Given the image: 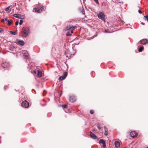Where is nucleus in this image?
Segmentation results:
<instances>
[{
	"label": "nucleus",
	"instance_id": "nucleus-33",
	"mask_svg": "<svg viewBox=\"0 0 148 148\" xmlns=\"http://www.w3.org/2000/svg\"><path fill=\"white\" fill-rule=\"evenodd\" d=\"M108 134V132H105L104 133V135L105 136H107Z\"/></svg>",
	"mask_w": 148,
	"mask_h": 148
},
{
	"label": "nucleus",
	"instance_id": "nucleus-5",
	"mask_svg": "<svg viewBox=\"0 0 148 148\" xmlns=\"http://www.w3.org/2000/svg\"><path fill=\"white\" fill-rule=\"evenodd\" d=\"M22 53L23 56L25 58L28 59L29 58L28 52L27 51H23Z\"/></svg>",
	"mask_w": 148,
	"mask_h": 148
},
{
	"label": "nucleus",
	"instance_id": "nucleus-25",
	"mask_svg": "<svg viewBox=\"0 0 148 148\" xmlns=\"http://www.w3.org/2000/svg\"><path fill=\"white\" fill-rule=\"evenodd\" d=\"M104 130H105V132H108V129L106 127H104Z\"/></svg>",
	"mask_w": 148,
	"mask_h": 148
},
{
	"label": "nucleus",
	"instance_id": "nucleus-23",
	"mask_svg": "<svg viewBox=\"0 0 148 148\" xmlns=\"http://www.w3.org/2000/svg\"><path fill=\"white\" fill-rule=\"evenodd\" d=\"M67 75V72H65L64 73L63 77H64L65 78L66 77Z\"/></svg>",
	"mask_w": 148,
	"mask_h": 148
},
{
	"label": "nucleus",
	"instance_id": "nucleus-31",
	"mask_svg": "<svg viewBox=\"0 0 148 148\" xmlns=\"http://www.w3.org/2000/svg\"><path fill=\"white\" fill-rule=\"evenodd\" d=\"M3 29L2 28H0V33H2L3 32Z\"/></svg>",
	"mask_w": 148,
	"mask_h": 148
},
{
	"label": "nucleus",
	"instance_id": "nucleus-9",
	"mask_svg": "<svg viewBox=\"0 0 148 148\" xmlns=\"http://www.w3.org/2000/svg\"><path fill=\"white\" fill-rule=\"evenodd\" d=\"M140 42L141 44L144 45H145L146 43H148L147 40L146 39H144L141 40L140 41Z\"/></svg>",
	"mask_w": 148,
	"mask_h": 148
},
{
	"label": "nucleus",
	"instance_id": "nucleus-24",
	"mask_svg": "<svg viewBox=\"0 0 148 148\" xmlns=\"http://www.w3.org/2000/svg\"><path fill=\"white\" fill-rule=\"evenodd\" d=\"M144 19H146L148 21V15L145 16H144Z\"/></svg>",
	"mask_w": 148,
	"mask_h": 148
},
{
	"label": "nucleus",
	"instance_id": "nucleus-28",
	"mask_svg": "<svg viewBox=\"0 0 148 148\" xmlns=\"http://www.w3.org/2000/svg\"><path fill=\"white\" fill-rule=\"evenodd\" d=\"M90 112L91 114H93L94 113V112L93 110H90Z\"/></svg>",
	"mask_w": 148,
	"mask_h": 148
},
{
	"label": "nucleus",
	"instance_id": "nucleus-29",
	"mask_svg": "<svg viewBox=\"0 0 148 148\" xmlns=\"http://www.w3.org/2000/svg\"><path fill=\"white\" fill-rule=\"evenodd\" d=\"M31 73L34 74H36V70H34L33 72L31 71Z\"/></svg>",
	"mask_w": 148,
	"mask_h": 148
},
{
	"label": "nucleus",
	"instance_id": "nucleus-39",
	"mask_svg": "<svg viewBox=\"0 0 148 148\" xmlns=\"http://www.w3.org/2000/svg\"><path fill=\"white\" fill-rule=\"evenodd\" d=\"M141 24L143 25H145V23H143V22H142L141 23Z\"/></svg>",
	"mask_w": 148,
	"mask_h": 148
},
{
	"label": "nucleus",
	"instance_id": "nucleus-15",
	"mask_svg": "<svg viewBox=\"0 0 148 148\" xmlns=\"http://www.w3.org/2000/svg\"><path fill=\"white\" fill-rule=\"evenodd\" d=\"M42 75V73L41 71L38 70L37 73V76L39 77H41Z\"/></svg>",
	"mask_w": 148,
	"mask_h": 148
},
{
	"label": "nucleus",
	"instance_id": "nucleus-27",
	"mask_svg": "<svg viewBox=\"0 0 148 148\" xmlns=\"http://www.w3.org/2000/svg\"><path fill=\"white\" fill-rule=\"evenodd\" d=\"M23 22V21L22 19L20 20V21L19 24L20 25H21L22 24Z\"/></svg>",
	"mask_w": 148,
	"mask_h": 148
},
{
	"label": "nucleus",
	"instance_id": "nucleus-1",
	"mask_svg": "<svg viewBox=\"0 0 148 148\" xmlns=\"http://www.w3.org/2000/svg\"><path fill=\"white\" fill-rule=\"evenodd\" d=\"M30 33L29 29L26 27H23L21 31V35L23 37H26Z\"/></svg>",
	"mask_w": 148,
	"mask_h": 148
},
{
	"label": "nucleus",
	"instance_id": "nucleus-10",
	"mask_svg": "<svg viewBox=\"0 0 148 148\" xmlns=\"http://www.w3.org/2000/svg\"><path fill=\"white\" fill-rule=\"evenodd\" d=\"M99 143H102L103 144L102 147L103 148H105L106 146V143L105 141L102 139H101L99 141Z\"/></svg>",
	"mask_w": 148,
	"mask_h": 148
},
{
	"label": "nucleus",
	"instance_id": "nucleus-8",
	"mask_svg": "<svg viewBox=\"0 0 148 148\" xmlns=\"http://www.w3.org/2000/svg\"><path fill=\"white\" fill-rule=\"evenodd\" d=\"M130 135L131 137L133 138H134V137L137 136L138 135V134L136 132L133 131L130 133Z\"/></svg>",
	"mask_w": 148,
	"mask_h": 148
},
{
	"label": "nucleus",
	"instance_id": "nucleus-4",
	"mask_svg": "<svg viewBox=\"0 0 148 148\" xmlns=\"http://www.w3.org/2000/svg\"><path fill=\"white\" fill-rule=\"evenodd\" d=\"M21 105L24 108H27L29 107V103L26 100H25L22 103Z\"/></svg>",
	"mask_w": 148,
	"mask_h": 148
},
{
	"label": "nucleus",
	"instance_id": "nucleus-35",
	"mask_svg": "<svg viewBox=\"0 0 148 148\" xmlns=\"http://www.w3.org/2000/svg\"><path fill=\"white\" fill-rule=\"evenodd\" d=\"M5 20L4 19H2L1 20V21L2 23H3L4 22Z\"/></svg>",
	"mask_w": 148,
	"mask_h": 148
},
{
	"label": "nucleus",
	"instance_id": "nucleus-37",
	"mask_svg": "<svg viewBox=\"0 0 148 148\" xmlns=\"http://www.w3.org/2000/svg\"><path fill=\"white\" fill-rule=\"evenodd\" d=\"M5 21H7L8 22L9 20L7 18H5V19H4Z\"/></svg>",
	"mask_w": 148,
	"mask_h": 148
},
{
	"label": "nucleus",
	"instance_id": "nucleus-22",
	"mask_svg": "<svg viewBox=\"0 0 148 148\" xmlns=\"http://www.w3.org/2000/svg\"><path fill=\"white\" fill-rule=\"evenodd\" d=\"M31 64H29V66H28L27 67H28V68H30V69H32V67H33V66H34V65L33 66H32V65H31L32 66H31Z\"/></svg>",
	"mask_w": 148,
	"mask_h": 148
},
{
	"label": "nucleus",
	"instance_id": "nucleus-2",
	"mask_svg": "<svg viewBox=\"0 0 148 148\" xmlns=\"http://www.w3.org/2000/svg\"><path fill=\"white\" fill-rule=\"evenodd\" d=\"M76 28L77 27L76 26H73L72 25L67 26L66 27V30H71V31L70 32L69 31L66 34V36H70L72 33H73V30Z\"/></svg>",
	"mask_w": 148,
	"mask_h": 148
},
{
	"label": "nucleus",
	"instance_id": "nucleus-3",
	"mask_svg": "<svg viewBox=\"0 0 148 148\" xmlns=\"http://www.w3.org/2000/svg\"><path fill=\"white\" fill-rule=\"evenodd\" d=\"M98 17L102 20L105 21L106 20L105 18V15L102 12H100L98 14Z\"/></svg>",
	"mask_w": 148,
	"mask_h": 148
},
{
	"label": "nucleus",
	"instance_id": "nucleus-30",
	"mask_svg": "<svg viewBox=\"0 0 148 148\" xmlns=\"http://www.w3.org/2000/svg\"><path fill=\"white\" fill-rule=\"evenodd\" d=\"M94 1L97 4H99V3L98 1V0H94Z\"/></svg>",
	"mask_w": 148,
	"mask_h": 148
},
{
	"label": "nucleus",
	"instance_id": "nucleus-40",
	"mask_svg": "<svg viewBox=\"0 0 148 148\" xmlns=\"http://www.w3.org/2000/svg\"><path fill=\"white\" fill-rule=\"evenodd\" d=\"M4 88L5 89H6L5 86H4Z\"/></svg>",
	"mask_w": 148,
	"mask_h": 148
},
{
	"label": "nucleus",
	"instance_id": "nucleus-6",
	"mask_svg": "<svg viewBox=\"0 0 148 148\" xmlns=\"http://www.w3.org/2000/svg\"><path fill=\"white\" fill-rule=\"evenodd\" d=\"M44 10V8L43 7L41 8L40 9L38 8H34L33 11H34L35 12L38 13H40L42 12L43 10Z\"/></svg>",
	"mask_w": 148,
	"mask_h": 148
},
{
	"label": "nucleus",
	"instance_id": "nucleus-14",
	"mask_svg": "<svg viewBox=\"0 0 148 148\" xmlns=\"http://www.w3.org/2000/svg\"><path fill=\"white\" fill-rule=\"evenodd\" d=\"M76 98L74 96H71L70 97V101L71 102H74L76 101Z\"/></svg>",
	"mask_w": 148,
	"mask_h": 148
},
{
	"label": "nucleus",
	"instance_id": "nucleus-41",
	"mask_svg": "<svg viewBox=\"0 0 148 148\" xmlns=\"http://www.w3.org/2000/svg\"><path fill=\"white\" fill-rule=\"evenodd\" d=\"M147 148H148V147H147Z\"/></svg>",
	"mask_w": 148,
	"mask_h": 148
},
{
	"label": "nucleus",
	"instance_id": "nucleus-18",
	"mask_svg": "<svg viewBox=\"0 0 148 148\" xmlns=\"http://www.w3.org/2000/svg\"><path fill=\"white\" fill-rule=\"evenodd\" d=\"M10 8V6H8V7L6 8L5 9V11L6 12H7L9 10V11L8 12V13H10V12H11V10L10 9L9 10V8Z\"/></svg>",
	"mask_w": 148,
	"mask_h": 148
},
{
	"label": "nucleus",
	"instance_id": "nucleus-7",
	"mask_svg": "<svg viewBox=\"0 0 148 148\" xmlns=\"http://www.w3.org/2000/svg\"><path fill=\"white\" fill-rule=\"evenodd\" d=\"M15 42L17 44L21 45L22 46H23L24 45V41L20 40H16Z\"/></svg>",
	"mask_w": 148,
	"mask_h": 148
},
{
	"label": "nucleus",
	"instance_id": "nucleus-36",
	"mask_svg": "<svg viewBox=\"0 0 148 148\" xmlns=\"http://www.w3.org/2000/svg\"><path fill=\"white\" fill-rule=\"evenodd\" d=\"M138 12L140 14H141L142 13L141 11L140 10H138Z\"/></svg>",
	"mask_w": 148,
	"mask_h": 148
},
{
	"label": "nucleus",
	"instance_id": "nucleus-21",
	"mask_svg": "<svg viewBox=\"0 0 148 148\" xmlns=\"http://www.w3.org/2000/svg\"><path fill=\"white\" fill-rule=\"evenodd\" d=\"M13 23L12 20H11L10 21H8V25H10L11 24H12Z\"/></svg>",
	"mask_w": 148,
	"mask_h": 148
},
{
	"label": "nucleus",
	"instance_id": "nucleus-17",
	"mask_svg": "<svg viewBox=\"0 0 148 148\" xmlns=\"http://www.w3.org/2000/svg\"><path fill=\"white\" fill-rule=\"evenodd\" d=\"M65 78L64 77H63V76H62L59 77V80L60 81H61L64 79Z\"/></svg>",
	"mask_w": 148,
	"mask_h": 148
},
{
	"label": "nucleus",
	"instance_id": "nucleus-34",
	"mask_svg": "<svg viewBox=\"0 0 148 148\" xmlns=\"http://www.w3.org/2000/svg\"><path fill=\"white\" fill-rule=\"evenodd\" d=\"M18 23H19V22H18V21H16L15 22V25H18Z\"/></svg>",
	"mask_w": 148,
	"mask_h": 148
},
{
	"label": "nucleus",
	"instance_id": "nucleus-26",
	"mask_svg": "<svg viewBox=\"0 0 148 148\" xmlns=\"http://www.w3.org/2000/svg\"><path fill=\"white\" fill-rule=\"evenodd\" d=\"M62 107L64 108H66L67 107V105L66 104L63 105H62Z\"/></svg>",
	"mask_w": 148,
	"mask_h": 148
},
{
	"label": "nucleus",
	"instance_id": "nucleus-38",
	"mask_svg": "<svg viewBox=\"0 0 148 148\" xmlns=\"http://www.w3.org/2000/svg\"><path fill=\"white\" fill-rule=\"evenodd\" d=\"M82 13L83 14H85V12L84 11H82Z\"/></svg>",
	"mask_w": 148,
	"mask_h": 148
},
{
	"label": "nucleus",
	"instance_id": "nucleus-19",
	"mask_svg": "<svg viewBox=\"0 0 148 148\" xmlns=\"http://www.w3.org/2000/svg\"><path fill=\"white\" fill-rule=\"evenodd\" d=\"M9 32H10V34H12V35H16V32H13L11 31H9Z\"/></svg>",
	"mask_w": 148,
	"mask_h": 148
},
{
	"label": "nucleus",
	"instance_id": "nucleus-11",
	"mask_svg": "<svg viewBox=\"0 0 148 148\" xmlns=\"http://www.w3.org/2000/svg\"><path fill=\"white\" fill-rule=\"evenodd\" d=\"M90 136L91 138L94 139L98 138L92 132H90Z\"/></svg>",
	"mask_w": 148,
	"mask_h": 148
},
{
	"label": "nucleus",
	"instance_id": "nucleus-16",
	"mask_svg": "<svg viewBox=\"0 0 148 148\" xmlns=\"http://www.w3.org/2000/svg\"><path fill=\"white\" fill-rule=\"evenodd\" d=\"M21 14H15L14 16L18 18H21Z\"/></svg>",
	"mask_w": 148,
	"mask_h": 148
},
{
	"label": "nucleus",
	"instance_id": "nucleus-13",
	"mask_svg": "<svg viewBox=\"0 0 148 148\" xmlns=\"http://www.w3.org/2000/svg\"><path fill=\"white\" fill-rule=\"evenodd\" d=\"M114 145H115V147L116 148H118L120 147V143L118 141H116Z\"/></svg>",
	"mask_w": 148,
	"mask_h": 148
},
{
	"label": "nucleus",
	"instance_id": "nucleus-12",
	"mask_svg": "<svg viewBox=\"0 0 148 148\" xmlns=\"http://www.w3.org/2000/svg\"><path fill=\"white\" fill-rule=\"evenodd\" d=\"M9 64L7 62H5L4 63H3L2 64H1V66L2 67H3L4 68L7 67H8L9 66Z\"/></svg>",
	"mask_w": 148,
	"mask_h": 148
},
{
	"label": "nucleus",
	"instance_id": "nucleus-32",
	"mask_svg": "<svg viewBox=\"0 0 148 148\" xmlns=\"http://www.w3.org/2000/svg\"><path fill=\"white\" fill-rule=\"evenodd\" d=\"M97 127L99 130H100L101 129V127L99 125H97Z\"/></svg>",
	"mask_w": 148,
	"mask_h": 148
},
{
	"label": "nucleus",
	"instance_id": "nucleus-20",
	"mask_svg": "<svg viewBox=\"0 0 148 148\" xmlns=\"http://www.w3.org/2000/svg\"><path fill=\"white\" fill-rule=\"evenodd\" d=\"M144 49L143 47H140L138 49V51L139 52H141Z\"/></svg>",
	"mask_w": 148,
	"mask_h": 148
}]
</instances>
